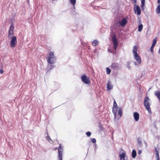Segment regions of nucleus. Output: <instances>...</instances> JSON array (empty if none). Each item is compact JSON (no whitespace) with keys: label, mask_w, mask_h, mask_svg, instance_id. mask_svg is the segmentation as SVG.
<instances>
[{"label":"nucleus","mask_w":160,"mask_h":160,"mask_svg":"<svg viewBox=\"0 0 160 160\" xmlns=\"http://www.w3.org/2000/svg\"><path fill=\"white\" fill-rule=\"evenodd\" d=\"M138 48L136 46H134L133 47V53L134 55V58L137 62L140 64L141 62V59L140 56L137 53Z\"/></svg>","instance_id":"1"},{"label":"nucleus","mask_w":160,"mask_h":160,"mask_svg":"<svg viewBox=\"0 0 160 160\" xmlns=\"http://www.w3.org/2000/svg\"><path fill=\"white\" fill-rule=\"evenodd\" d=\"M149 100V98L148 96H146L144 100L143 104L146 109L150 113L151 112V110L150 107Z\"/></svg>","instance_id":"2"},{"label":"nucleus","mask_w":160,"mask_h":160,"mask_svg":"<svg viewBox=\"0 0 160 160\" xmlns=\"http://www.w3.org/2000/svg\"><path fill=\"white\" fill-rule=\"evenodd\" d=\"M54 58L53 52H50L49 54L48 57L47 58V61L48 63L51 64H53L54 63Z\"/></svg>","instance_id":"3"},{"label":"nucleus","mask_w":160,"mask_h":160,"mask_svg":"<svg viewBox=\"0 0 160 160\" xmlns=\"http://www.w3.org/2000/svg\"><path fill=\"white\" fill-rule=\"evenodd\" d=\"M17 43V39L16 36L12 37L10 42V46L12 48H14L16 46Z\"/></svg>","instance_id":"4"},{"label":"nucleus","mask_w":160,"mask_h":160,"mask_svg":"<svg viewBox=\"0 0 160 160\" xmlns=\"http://www.w3.org/2000/svg\"><path fill=\"white\" fill-rule=\"evenodd\" d=\"M112 38L113 44L114 48L116 50L117 49L118 45V42L116 38V35L115 33H114Z\"/></svg>","instance_id":"5"},{"label":"nucleus","mask_w":160,"mask_h":160,"mask_svg":"<svg viewBox=\"0 0 160 160\" xmlns=\"http://www.w3.org/2000/svg\"><path fill=\"white\" fill-rule=\"evenodd\" d=\"M81 79L82 82L86 84H89L90 83V78L87 77L86 75H83L81 77Z\"/></svg>","instance_id":"6"},{"label":"nucleus","mask_w":160,"mask_h":160,"mask_svg":"<svg viewBox=\"0 0 160 160\" xmlns=\"http://www.w3.org/2000/svg\"><path fill=\"white\" fill-rule=\"evenodd\" d=\"M126 153L122 149H121L119 152V157L120 160H125Z\"/></svg>","instance_id":"7"},{"label":"nucleus","mask_w":160,"mask_h":160,"mask_svg":"<svg viewBox=\"0 0 160 160\" xmlns=\"http://www.w3.org/2000/svg\"><path fill=\"white\" fill-rule=\"evenodd\" d=\"M134 11L135 14L138 15H140L141 14V10L139 6L136 5V4H134Z\"/></svg>","instance_id":"8"},{"label":"nucleus","mask_w":160,"mask_h":160,"mask_svg":"<svg viewBox=\"0 0 160 160\" xmlns=\"http://www.w3.org/2000/svg\"><path fill=\"white\" fill-rule=\"evenodd\" d=\"M63 149L61 147V144H59V148L58 149V158L60 160H62V155Z\"/></svg>","instance_id":"9"},{"label":"nucleus","mask_w":160,"mask_h":160,"mask_svg":"<svg viewBox=\"0 0 160 160\" xmlns=\"http://www.w3.org/2000/svg\"><path fill=\"white\" fill-rule=\"evenodd\" d=\"M128 21L127 19L124 18L122 20L118 21V23L122 27H124L127 23Z\"/></svg>","instance_id":"10"},{"label":"nucleus","mask_w":160,"mask_h":160,"mask_svg":"<svg viewBox=\"0 0 160 160\" xmlns=\"http://www.w3.org/2000/svg\"><path fill=\"white\" fill-rule=\"evenodd\" d=\"M14 29V27L13 25H12L10 27L9 30L8 36L9 37H12V35L13 34L14 32L13 30Z\"/></svg>","instance_id":"11"},{"label":"nucleus","mask_w":160,"mask_h":160,"mask_svg":"<svg viewBox=\"0 0 160 160\" xmlns=\"http://www.w3.org/2000/svg\"><path fill=\"white\" fill-rule=\"evenodd\" d=\"M110 67L115 70H118L120 69L119 64L117 63L114 62L112 63Z\"/></svg>","instance_id":"12"},{"label":"nucleus","mask_w":160,"mask_h":160,"mask_svg":"<svg viewBox=\"0 0 160 160\" xmlns=\"http://www.w3.org/2000/svg\"><path fill=\"white\" fill-rule=\"evenodd\" d=\"M133 117L136 121H138L139 119V115L137 112H135L133 113Z\"/></svg>","instance_id":"13"},{"label":"nucleus","mask_w":160,"mask_h":160,"mask_svg":"<svg viewBox=\"0 0 160 160\" xmlns=\"http://www.w3.org/2000/svg\"><path fill=\"white\" fill-rule=\"evenodd\" d=\"M112 86L111 84V82L110 80H109L107 84V88L109 90H111L112 89Z\"/></svg>","instance_id":"14"},{"label":"nucleus","mask_w":160,"mask_h":160,"mask_svg":"<svg viewBox=\"0 0 160 160\" xmlns=\"http://www.w3.org/2000/svg\"><path fill=\"white\" fill-rule=\"evenodd\" d=\"M155 94L157 97L159 101H160V91H156L155 93Z\"/></svg>","instance_id":"15"},{"label":"nucleus","mask_w":160,"mask_h":160,"mask_svg":"<svg viewBox=\"0 0 160 160\" xmlns=\"http://www.w3.org/2000/svg\"><path fill=\"white\" fill-rule=\"evenodd\" d=\"M118 108L113 107L112 109V112L114 113V115L115 117L116 116L117 113V112Z\"/></svg>","instance_id":"16"},{"label":"nucleus","mask_w":160,"mask_h":160,"mask_svg":"<svg viewBox=\"0 0 160 160\" xmlns=\"http://www.w3.org/2000/svg\"><path fill=\"white\" fill-rule=\"evenodd\" d=\"M99 42L98 40L96 39L94 40L92 42V45L93 46H95L98 45Z\"/></svg>","instance_id":"17"},{"label":"nucleus","mask_w":160,"mask_h":160,"mask_svg":"<svg viewBox=\"0 0 160 160\" xmlns=\"http://www.w3.org/2000/svg\"><path fill=\"white\" fill-rule=\"evenodd\" d=\"M132 157L133 158H134L136 157V151L133 149L132 150Z\"/></svg>","instance_id":"18"},{"label":"nucleus","mask_w":160,"mask_h":160,"mask_svg":"<svg viewBox=\"0 0 160 160\" xmlns=\"http://www.w3.org/2000/svg\"><path fill=\"white\" fill-rule=\"evenodd\" d=\"M70 1L71 4L73 5L74 9H75V6L76 3V0H70Z\"/></svg>","instance_id":"19"},{"label":"nucleus","mask_w":160,"mask_h":160,"mask_svg":"<svg viewBox=\"0 0 160 160\" xmlns=\"http://www.w3.org/2000/svg\"><path fill=\"white\" fill-rule=\"evenodd\" d=\"M156 11L157 13H160V4L158 5L156 9Z\"/></svg>","instance_id":"20"},{"label":"nucleus","mask_w":160,"mask_h":160,"mask_svg":"<svg viewBox=\"0 0 160 160\" xmlns=\"http://www.w3.org/2000/svg\"><path fill=\"white\" fill-rule=\"evenodd\" d=\"M143 27V25L142 24L138 26V30L139 32H140L142 31V29Z\"/></svg>","instance_id":"21"},{"label":"nucleus","mask_w":160,"mask_h":160,"mask_svg":"<svg viewBox=\"0 0 160 160\" xmlns=\"http://www.w3.org/2000/svg\"><path fill=\"white\" fill-rule=\"evenodd\" d=\"M47 136L46 137V139L48 140V142H50V141L52 142V140L51 139L50 137L49 136L48 133H47Z\"/></svg>","instance_id":"22"},{"label":"nucleus","mask_w":160,"mask_h":160,"mask_svg":"<svg viewBox=\"0 0 160 160\" xmlns=\"http://www.w3.org/2000/svg\"><path fill=\"white\" fill-rule=\"evenodd\" d=\"M118 114L121 117L122 116V110L121 108H120L118 112Z\"/></svg>","instance_id":"23"},{"label":"nucleus","mask_w":160,"mask_h":160,"mask_svg":"<svg viewBox=\"0 0 160 160\" xmlns=\"http://www.w3.org/2000/svg\"><path fill=\"white\" fill-rule=\"evenodd\" d=\"M106 70L107 74H110L111 72L110 69L109 68H107Z\"/></svg>","instance_id":"24"},{"label":"nucleus","mask_w":160,"mask_h":160,"mask_svg":"<svg viewBox=\"0 0 160 160\" xmlns=\"http://www.w3.org/2000/svg\"><path fill=\"white\" fill-rule=\"evenodd\" d=\"M141 8H143L145 5V0H141Z\"/></svg>","instance_id":"25"},{"label":"nucleus","mask_w":160,"mask_h":160,"mask_svg":"<svg viewBox=\"0 0 160 160\" xmlns=\"http://www.w3.org/2000/svg\"><path fill=\"white\" fill-rule=\"evenodd\" d=\"M156 156L157 157V160H160V159L159 157V152H157L156 153Z\"/></svg>","instance_id":"26"},{"label":"nucleus","mask_w":160,"mask_h":160,"mask_svg":"<svg viewBox=\"0 0 160 160\" xmlns=\"http://www.w3.org/2000/svg\"><path fill=\"white\" fill-rule=\"evenodd\" d=\"M157 38L155 37L153 40V41L152 42V44H156V43H157Z\"/></svg>","instance_id":"27"},{"label":"nucleus","mask_w":160,"mask_h":160,"mask_svg":"<svg viewBox=\"0 0 160 160\" xmlns=\"http://www.w3.org/2000/svg\"><path fill=\"white\" fill-rule=\"evenodd\" d=\"M54 67V66L53 65H51L48 66V69L49 70L52 69Z\"/></svg>","instance_id":"28"},{"label":"nucleus","mask_w":160,"mask_h":160,"mask_svg":"<svg viewBox=\"0 0 160 160\" xmlns=\"http://www.w3.org/2000/svg\"><path fill=\"white\" fill-rule=\"evenodd\" d=\"M113 107L118 108L117 103L115 100L114 101Z\"/></svg>","instance_id":"29"},{"label":"nucleus","mask_w":160,"mask_h":160,"mask_svg":"<svg viewBox=\"0 0 160 160\" xmlns=\"http://www.w3.org/2000/svg\"><path fill=\"white\" fill-rule=\"evenodd\" d=\"M86 134L87 136L89 137L91 136V133L90 132L88 131V132H86Z\"/></svg>","instance_id":"30"},{"label":"nucleus","mask_w":160,"mask_h":160,"mask_svg":"<svg viewBox=\"0 0 160 160\" xmlns=\"http://www.w3.org/2000/svg\"><path fill=\"white\" fill-rule=\"evenodd\" d=\"M3 67H1V68L0 69V73H1V74H2L3 73Z\"/></svg>","instance_id":"31"},{"label":"nucleus","mask_w":160,"mask_h":160,"mask_svg":"<svg viewBox=\"0 0 160 160\" xmlns=\"http://www.w3.org/2000/svg\"><path fill=\"white\" fill-rule=\"evenodd\" d=\"M92 141L93 143H95L96 142V140L95 138H92Z\"/></svg>","instance_id":"32"},{"label":"nucleus","mask_w":160,"mask_h":160,"mask_svg":"<svg viewBox=\"0 0 160 160\" xmlns=\"http://www.w3.org/2000/svg\"><path fill=\"white\" fill-rule=\"evenodd\" d=\"M131 1L133 2L134 4H136L137 3V0H131Z\"/></svg>","instance_id":"33"},{"label":"nucleus","mask_w":160,"mask_h":160,"mask_svg":"<svg viewBox=\"0 0 160 160\" xmlns=\"http://www.w3.org/2000/svg\"><path fill=\"white\" fill-rule=\"evenodd\" d=\"M150 50H151V52H153V48H152L151 47V49H150Z\"/></svg>","instance_id":"34"},{"label":"nucleus","mask_w":160,"mask_h":160,"mask_svg":"<svg viewBox=\"0 0 160 160\" xmlns=\"http://www.w3.org/2000/svg\"><path fill=\"white\" fill-rule=\"evenodd\" d=\"M155 150L156 153H157V152H158L157 149V148H155Z\"/></svg>","instance_id":"35"},{"label":"nucleus","mask_w":160,"mask_h":160,"mask_svg":"<svg viewBox=\"0 0 160 160\" xmlns=\"http://www.w3.org/2000/svg\"><path fill=\"white\" fill-rule=\"evenodd\" d=\"M108 51H109V52H112V50L111 49H108Z\"/></svg>","instance_id":"36"},{"label":"nucleus","mask_w":160,"mask_h":160,"mask_svg":"<svg viewBox=\"0 0 160 160\" xmlns=\"http://www.w3.org/2000/svg\"><path fill=\"white\" fill-rule=\"evenodd\" d=\"M155 45V44H152V46H151V47L154 48V47Z\"/></svg>","instance_id":"37"},{"label":"nucleus","mask_w":160,"mask_h":160,"mask_svg":"<svg viewBox=\"0 0 160 160\" xmlns=\"http://www.w3.org/2000/svg\"><path fill=\"white\" fill-rule=\"evenodd\" d=\"M158 3H160V0H158Z\"/></svg>","instance_id":"38"},{"label":"nucleus","mask_w":160,"mask_h":160,"mask_svg":"<svg viewBox=\"0 0 160 160\" xmlns=\"http://www.w3.org/2000/svg\"><path fill=\"white\" fill-rule=\"evenodd\" d=\"M141 151H139V152H138V153L139 154H141Z\"/></svg>","instance_id":"39"}]
</instances>
